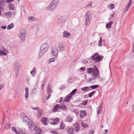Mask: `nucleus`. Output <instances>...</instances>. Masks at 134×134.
Instances as JSON below:
<instances>
[{"mask_svg": "<svg viewBox=\"0 0 134 134\" xmlns=\"http://www.w3.org/2000/svg\"><path fill=\"white\" fill-rule=\"evenodd\" d=\"M87 72L89 74H92V77L91 78L88 80V82H91L93 81H95L96 80V78L98 77L99 75V71L96 65L93 66V68H87Z\"/></svg>", "mask_w": 134, "mask_h": 134, "instance_id": "f257e3e1", "label": "nucleus"}, {"mask_svg": "<svg viewBox=\"0 0 134 134\" xmlns=\"http://www.w3.org/2000/svg\"><path fill=\"white\" fill-rule=\"evenodd\" d=\"M48 48L49 45L47 43H44L41 44L38 53V59L40 58L43 54L47 52Z\"/></svg>", "mask_w": 134, "mask_h": 134, "instance_id": "f03ea898", "label": "nucleus"}, {"mask_svg": "<svg viewBox=\"0 0 134 134\" xmlns=\"http://www.w3.org/2000/svg\"><path fill=\"white\" fill-rule=\"evenodd\" d=\"M26 32L25 30L23 29H20L19 31V37L20 39L21 42L23 43L24 42L26 39Z\"/></svg>", "mask_w": 134, "mask_h": 134, "instance_id": "7ed1b4c3", "label": "nucleus"}, {"mask_svg": "<svg viewBox=\"0 0 134 134\" xmlns=\"http://www.w3.org/2000/svg\"><path fill=\"white\" fill-rule=\"evenodd\" d=\"M20 66L18 62H16L14 63V68L15 72L16 77L18 75L20 69Z\"/></svg>", "mask_w": 134, "mask_h": 134, "instance_id": "20e7f679", "label": "nucleus"}, {"mask_svg": "<svg viewBox=\"0 0 134 134\" xmlns=\"http://www.w3.org/2000/svg\"><path fill=\"white\" fill-rule=\"evenodd\" d=\"M91 18V17L89 13L87 12L86 13L85 15V18H86L85 24L86 25H87L90 24Z\"/></svg>", "mask_w": 134, "mask_h": 134, "instance_id": "39448f33", "label": "nucleus"}, {"mask_svg": "<svg viewBox=\"0 0 134 134\" xmlns=\"http://www.w3.org/2000/svg\"><path fill=\"white\" fill-rule=\"evenodd\" d=\"M57 6L51 2L50 4L47 7L46 9L47 10L53 11L55 9Z\"/></svg>", "mask_w": 134, "mask_h": 134, "instance_id": "423d86ee", "label": "nucleus"}, {"mask_svg": "<svg viewBox=\"0 0 134 134\" xmlns=\"http://www.w3.org/2000/svg\"><path fill=\"white\" fill-rule=\"evenodd\" d=\"M58 50L60 52L63 51L65 50V46L63 43H59L58 45Z\"/></svg>", "mask_w": 134, "mask_h": 134, "instance_id": "0eeeda50", "label": "nucleus"}, {"mask_svg": "<svg viewBox=\"0 0 134 134\" xmlns=\"http://www.w3.org/2000/svg\"><path fill=\"white\" fill-rule=\"evenodd\" d=\"M52 55L56 57L58 54V50L55 46H54L52 49Z\"/></svg>", "mask_w": 134, "mask_h": 134, "instance_id": "6e6552de", "label": "nucleus"}, {"mask_svg": "<svg viewBox=\"0 0 134 134\" xmlns=\"http://www.w3.org/2000/svg\"><path fill=\"white\" fill-rule=\"evenodd\" d=\"M21 116L22 118V119L23 121L24 122H27L29 120L28 118L26 116V115L24 113H22L21 114Z\"/></svg>", "mask_w": 134, "mask_h": 134, "instance_id": "1a4fd4ad", "label": "nucleus"}, {"mask_svg": "<svg viewBox=\"0 0 134 134\" xmlns=\"http://www.w3.org/2000/svg\"><path fill=\"white\" fill-rule=\"evenodd\" d=\"M27 123L29 126L30 129L31 130L33 127L35 126V124L31 120L29 119L27 122Z\"/></svg>", "mask_w": 134, "mask_h": 134, "instance_id": "9d476101", "label": "nucleus"}, {"mask_svg": "<svg viewBox=\"0 0 134 134\" xmlns=\"http://www.w3.org/2000/svg\"><path fill=\"white\" fill-rule=\"evenodd\" d=\"M34 130L35 131V134H40L41 133L42 130L40 128L35 126L34 129Z\"/></svg>", "mask_w": 134, "mask_h": 134, "instance_id": "9b49d317", "label": "nucleus"}, {"mask_svg": "<svg viewBox=\"0 0 134 134\" xmlns=\"http://www.w3.org/2000/svg\"><path fill=\"white\" fill-rule=\"evenodd\" d=\"M73 126L76 132H77L79 130V125L77 122H76L73 125Z\"/></svg>", "mask_w": 134, "mask_h": 134, "instance_id": "f8f14e48", "label": "nucleus"}, {"mask_svg": "<svg viewBox=\"0 0 134 134\" xmlns=\"http://www.w3.org/2000/svg\"><path fill=\"white\" fill-rule=\"evenodd\" d=\"M103 57L102 56H98L96 57L95 60H94V62L96 63L101 61L103 59Z\"/></svg>", "mask_w": 134, "mask_h": 134, "instance_id": "ddd939ff", "label": "nucleus"}, {"mask_svg": "<svg viewBox=\"0 0 134 134\" xmlns=\"http://www.w3.org/2000/svg\"><path fill=\"white\" fill-rule=\"evenodd\" d=\"M66 98L64 100V101L66 102H70V99L72 98V96L68 94L66 97Z\"/></svg>", "mask_w": 134, "mask_h": 134, "instance_id": "4468645a", "label": "nucleus"}, {"mask_svg": "<svg viewBox=\"0 0 134 134\" xmlns=\"http://www.w3.org/2000/svg\"><path fill=\"white\" fill-rule=\"evenodd\" d=\"M59 109V105L57 104L54 106L53 110V111L55 112L58 111V109Z\"/></svg>", "mask_w": 134, "mask_h": 134, "instance_id": "2eb2a0df", "label": "nucleus"}, {"mask_svg": "<svg viewBox=\"0 0 134 134\" xmlns=\"http://www.w3.org/2000/svg\"><path fill=\"white\" fill-rule=\"evenodd\" d=\"M98 54V53H96L94 54H93L91 57H90V58H86V59H92V61H94L95 60V59H96L95 57Z\"/></svg>", "mask_w": 134, "mask_h": 134, "instance_id": "dca6fc26", "label": "nucleus"}, {"mask_svg": "<svg viewBox=\"0 0 134 134\" xmlns=\"http://www.w3.org/2000/svg\"><path fill=\"white\" fill-rule=\"evenodd\" d=\"M36 72V69L35 67H34L32 70L30 72L31 75L32 76H34Z\"/></svg>", "mask_w": 134, "mask_h": 134, "instance_id": "f3484780", "label": "nucleus"}, {"mask_svg": "<svg viewBox=\"0 0 134 134\" xmlns=\"http://www.w3.org/2000/svg\"><path fill=\"white\" fill-rule=\"evenodd\" d=\"M26 93L25 95V98L26 99H27L29 97V89L27 87L25 88Z\"/></svg>", "mask_w": 134, "mask_h": 134, "instance_id": "a211bd4d", "label": "nucleus"}, {"mask_svg": "<svg viewBox=\"0 0 134 134\" xmlns=\"http://www.w3.org/2000/svg\"><path fill=\"white\" fill-rule=\"evenodd\" d=\"M59 109L61 110H65L66 109V106L64 104L62 103L60 105H59Z\"/></svg>", "mask_w": 134, "mask_h": 134, "instance_id": "6ab92c4d", "label": "nucleus"}, {"mask_svg": "<svg viewBox=\"0 0 134 134\" xmlns=\"http://www.w3.org/2000/svg\"><path fill=\"white\" fill-rule=\"evenodd\" d=\"M63 36L64 37L66 38H68L70 35V34L69 32L65 31L63 32Z\"/></svg>", "mask_w": 134, "mask_h": 134, "instance_id": "aec40b11", "label": "nucleus"}, {"mask_svg": "<svg viewBox=\"0 0 134 134\" xmlns=\"http://www.w3.org/2000/svg\"><path fill=\"white\" fill-rule=\"evenodd\" d=\"M67 131H68L69 134H73L74 130L71 127H68L67 129Z\"/></svg>", "mask_w": 134, "mask_h": 134, "instance_id": "412c9836", "label": "nucleus"}, {"mask_svg": "<svg viewBox=\"0 0 134 134\" xmlns=\"http://www.w3.org/2000/svg\"><path fill=\"white\" fill-rule=\"evenodd\" d=\"M47 91L48 94H49L50 93H51L52 92L51 87L50 85L49 84H48V85Z\"/></svg>", "mask_w": 134, "mask_h": 134, "instance_id": "4be33fe9", "label": "nucleus"}, {"mask_svg": "<svg viewBox=\"0 0 134 134\" xmlns=\"http://www.w3.org/2000/svg\"><path fill=\"white\" fill-rule=\"evenodd\" d=\"M42 123L44 125H47V119L45 117L42 118L41 119Z\"/></svg>", "mask_w": 134, "mask_h": 134, "instance_id": "5701e85b", "label": "nucleus"}, {"mask_svg": "<svg viewBox=\"0 0 134 134\" xmlns=\"http://www.w3.org/2000/svg\"><path fill=\"white\" fill-rule=\"evenodd\" d=\"M81 90L83 91H88L90 90L91 89L89 87L86 86L81 88Z\"/></svg>", "mask_w": 134, "mask_h": 134, "instance_id": "b1692460", "label": "nucleus"}, {"mask_svg": "<svg viewBox=\"0 0 134 134\" xmlns=\"http://www.w3.org/2000/svg\"><path fill=\"white\" fill-rule=\"evenodd\" d=\"M113 24V22L112 21H110L109 23L106 25V28L108 29L111 27V25Z\"/></svg>", "mask_w": 134, "mask_h": 134, "instance_id": "393cba45", "label": "nucleus"}, {"mask_svg": "<svg viewBox=\"0 0 134 134\" xmlns=\"http://www.w3.org/2000/svg\"><path fill=\"white\" fill-rule=\"evenodd\" d=\"M14 26V24L13 23H12L9 25L7 27V29L8 30H10L13 28Z\"/></svg>", "mask_w": 134, "mask_h": 134, "instance_id": "a878e982", "label": "nucleus"}, {"mask_svg": "<svg viewBox=\"0 0 134 134\" xmlns=\"http://www.w3.org/2000/svg\"><path fill=\"white\" fill-rule=\"evenodd\" d=\"M81 125L83 128H86L88 126V125L87 124L83 122H81Z\"/></svg>", "mask_w": 134, "mask_h": 134, "instance_id": "bb28decb", "label": "nucleus"}, {"mask_svg": "<svg viewBox=\"0 0 134 134\" xmlns=\"http://www.w3.org/2000/svg\"><path fill=\"white\" fill-rule=\"evenodd\" d=\"M54 125H55L58 124V122L59 121V119L58 118H57L55 119H54Z\"/></svg>", "mask_w": 134, "mask_h": 134, "instance_id": "cd10ccee", "label": "nucleus"}, {"mask_svg": "<svg viewBox=\"0 0 134 134\" xmlns=\"http://www.w3.org/2000/svg\"><path fill=\"white\" fill-rule=\"evenodd\" d=\"M77 91V89H75L74 90H73L72 92L69 94L71 96H72Z\"/></svg>", "mask_w": 134, "mask_h": 134, "instance_id": "c85d7f7f", "label": "nucleus"}, {"mask_svg": "<svg viewBox=\"0 0 134 134\" xmlns=\"http://www.w3.org/2000/svg\"><path fill=\"white\" fill-rule=\"evenodd\" d=\"M52 2L57 6L58 3L59 2V0H53Z\"/></svg>", "mask_w": 134, "mask_h": 134, "instance_id": "c756f323", "label": "nucleus"}, {"mask_svg": "<svg viewBox=\"0 0 134 134\" xmlns=\"http://www.w3.org/2000/svg\"><path fill=\"white\" fill-rule=\"evenodd\" d=\"M99 87V85H94L91 86H90V88H91L92 89H94L97 88Z\"/></svg>", "mask_w": 134, "mask_h": 134, "instance_id": "7c9ffc66", "label": "nucleus"}, {"mask_svg": "<svg viewBox=\"0 0 134 134\" xmlns=\"http://www.w3.org/2000/svg\"><path fill=\"white\" fill-rule=\"evenodd\" d=\"M102 38H101V37H100V40L99 41L98 43V46H101L102 45Z\"/></svg>", "mask_w": 134, "mask_h": 134, "instance_id": "2f4dec72", "label": "nucleus"}, {"mask_svg": "<svg viewBox=\"0 0 134 134\" xmlns=\"http://www.w3.org/2000/svg\"><path fill=\"white\" fill-rule=\"evenodd\" d=\"M96 92V91H93L92 92L88 94V97H91Z\"/></svg>", "mask_w": 134, "mask_h": 134, "instance_id": "473e14b6", "label": "nucleus"}, {"mask_svg": "<svg viewBox=\"0 0 134 134\" xmlns=\"http://www.w3.org/2000/svg\"><path fill=\"white\" fill-rule=\"evenodd\" d=\"M65 126V124L63 122H62L60 125V129H64Z\"/></svg>", "mask_w": 134, "mask_h": 134, "instance_id": "72a5a7b5", "label": "nucleus"}, {"mask_svg": "<svg viewBox=\"0 0 134 134\" xmlns=\"http://www.w3.org/2000/svg\"><path fill=\"white\" fill-rule=\"evenodd\" d=\"M67 121L69 122H71L73 120V119L70 116H68L67 118Z\"/></svg>", "mask_w": 134, "mask_h": 134, "instance_id": "f704fd0d", "label": "nucleus"}, {"mask_svg": "<svg viewBox=\"0 0 134 134\" xmlns=\"http://www.w3.org/2000/svg\"><path fill=\"white\" fill-rule=\"evenodd\" d=\"M10 126L11 125L10 123L8 122L5 126V128L6 129H7L10 128Z\"/></svg>", "mask_w": 134, "mask_h": 134, "instance_id": "c9c22d12", "label": "nucleus"}, {"mask_svg": "<svg viewBox=\"0 0 134 134\" xmlns=\"http://www.w3.org/2000/svg\"><path fill=\"white\" fill-rule=\"evenodd\" d=\"M7 54L6 52L4 51L3 50L1 51L0 55L3 56V55H5Z\"/></svg>", "mask_w": 134, "mask_h": 134, "instance_id": "e433bc0d", "label": "nucleus"}, {"mask_svg": "<svg viewBox=\"0 0 134 134\" xmlns=\"http://www.w3.org/2000/svg\"><path fill=\"white\" fill-rule=\"evenodd\" d=\"M54 119H51L48 120V122L51 124L54 125Z\"/></svg>", "mask_w": 134, "mask_h": 134, "instance_id": "4c0bfd02", "label": "nucleus"}, {"mask_svg": "<svg viewBox=\"0 0 134 134\" xmlns=\"http://www.w3.org/2000/svg\"><path fill=\"white\" fill-rule=\"evenodd\" d=\"M9 8L10 10H12L14 9V7L12 4H10L9 5Z\"/></svg>", "mask_w": 134, "mask_h": 134, "instance_id": "58836bf2", "label": "nucleus"}, {"mask_svg": "<svg viewBox=\"0 0 134 134\" xmlns=\"http://www.w3.org/2000/svg\"><path fill=\"white\" fill-rule=\"evenodd\" d=\"M4 14L5 16H9L12 15V13L11 12H8L4 13Z\"/></svg>", "mask_w": 134, "mask_h": 134, "instance_id": "ea45409f", "label": "nucleus"}, {"mask_svg": "<svg viewBox=\"0 0 134 134\" xmlns=\"http://www.w3.org/2000/svg\"><path fill=\"white\" fill-rule=\"evenodd\" d=\"M109 6L110 10L113 9L114 8V4H110Z\"/></svg>", "mask_w": 134, "mask_h": 134, "instance_id": "a19ab883", "label": "nucleus"}, {"mask_svg": "<svg viewBox=\"0 0 134 134\" xmlns=\"http://www.w3.org/2000/svg\"><path fill=\"white\" fill-rule=\"evenodd\" d=\"M37 90V88L35 87L34 88L32 89V90L31 92L33 94H35V93L36 91Z\"/></svg>", "mask_w": 134, "mask_h": 134, "instance_id": "79ce46f5", "label": "nucleus"}, {"mask_svg": "<svg viewBox=\"0 0 134 134\" xmlns=\"http://www.w3.org/2000/svg\"><path fill=\"white\" fill-rule=\"evenodd\" d=\"M81 61V63L84 64H87L88 63V60L84 59L82 60Z\"/></svg>", "mask_w": 134, "mask_h": 134, "instance_id": "37998d69", "label": "nucleus"}, {"mask_svg": "<svg viewBox=\"0 0 134 134\" xmlns=\"http://www.w3.org/2000/svg\"><path fill=\"white\" fill-rule=\"evenodd\" d=\"M81 114H81V115H82L83 116H85L86 113V111L85 110H82L81 111Z\"/></svg>", "mask_w": 134, "mask_h": 134, "instance_id": "c03bdc74", "label": "nucleus"}, {"mask_svg": "<svg viewBox=\"0 0 134 134\" xmlns=\"http://www.w3.org/2000/svg\"><path fill=\"white\" fill-rule=\"evenodd\" d=\"M88 101L87 100H85L83 101V103L81 104L82 105H86Z\"/></svg>", "mask_w": 134, "mask_h": 134, "instance_id": "a18cd8bd", "label": "nucleus"}, {"mask_svg": "<svg viewBox=\"0 0 134 134\" xmlns=\"http://www.w3.org/2000/svg\"><path fill=\"white\" fill-rule=\"evenodd\" d=\"M55 60V59L54 58H50L49 60L48 61L49 62V63H50L53 62Z\"/></svg>", "mask_w": 134, "mask_h": 134, "instance_id": "49530a36", "label": "nucleus"}, {"mask_svg": "<svg viewBox=\"0 0 134 134\" xmlns=\"http://www.w3.org/2000/svg\"><path fill=\"white\" fill-rule=\"evenodd\" d=\"M86 68L84 67H82L79 68V70H81L82 71H85Z\"/></svg>", "mask_w": 134, "mask_h": 134, "instance_id": "de8ad7c7", "label": "nucleus"}, {"mask_svg": "<svg viewBox=\"0 0 134 134\" xmlns=\"http://www.w3.org/2000/svg\"><path fill=\"white\" fill-rule=\"evenodd\" d=\"M102 103L97 108V109L101 110L102 107Z\"/></svg>", "mask_w": 134, "mask_h": 134, "instance_id": "09e8293b", "label": "nucleus"}, {"mask_svg": "<svg viewBox=\"0 0 134 134\" xmlns=\"http://www.w3.org/2000/svg\"><path fill=\"white\" fill-rule=\"evenodd\" d=\"M38 112H37V116L38 117H41V115H42V113L40 111H39L38 110Z\"/></svg>", "mask_w": 134, "mask_h": 134, "instance_id": "8fccbe9b", "label": "nucleus"}, {"mask_svg": "<svg viewBox=\"0 0 134 134\" xmlns=\"http://www.w3.org/2000/svg\"><path fill=\"white\" fill-rule=\"evenodd\" d=\"M34 19V17L33 16H30L28 17V19L29 20H31V21H32V20H33Z\"/></svg>", "mask_w": 134, "mask_h": 134, "instance_id": "3c124183", "label": "nucleus"}, {"mask_svg": "<svg viewBox=\"0 0 134 134\" xmlns=\"http://www.w3.org/2000/svg\"><path fill=\"white\" fill-rule=\"evenodd\" d=\"M3 10L2 6L0 5V16L2 15V14L1 12Z\"/></svg>", "mask_w": 134, "mask_h": 134, "instance_id": "603ef678", "label": "nucleus"}, {"mask_svg": "<svg viewBox=\"0 0 134 134\" xmlns=\"http://www.w3.org/2000/svg\"><path fill=\"white\" fill-rule=\"evenodd\" d=\"M132 0H129V2L128 4L129 6H131L132 4Z\"/></svg>", "mask_w": 134, "mask_h": 134, "instance_id": "864d4df0", "label": "nucleus"}, {"mask_svg": "<svg viewBox=\"0 0 134 134\" xmlns=\"http://www.w3.org/2000/svg\"><path fill=\"white\" fill-rule=\"evenodd\" d=\"M12 130L15 132L17 131L16 129L14 127H13L12 128Z\"/></svg>", "mask_w": 134, "mask_h": 134, "instance_id": "5fc2aeb1", "label": "nucleus"}, {"mask_svg": "<svg viewBox=\"0 0 134 134\" xmlns=\"http://www.w3.org/2000/svg\"><path fill=\"white\" fill-rule=\"evenodd\" d=\"M100 80V81H102L103 80H104V77H101L100 78V77H99L98 78Z\"/></svg>", "mask_w": 134, "mask_h": 134, "instance_id": "6e6d98bb", "label": "nucleus"}, {"mask_svg": "<svg viewBox=\"0 0 134 134\" xmlns=\"http://www.w3.org/2000/svg\"><path fill=\"white\" fill-rule=\"evenodd\" d=\"M31 108L33 109L34 110H37L38 111V110H39V108L37 107H32Z\"/></svg>", "mask_w": 134, "mask_h": 134, "instance_id": "4d7b16f0", "label": "nucleus"}, {"mask_svg": "<svg viewBox=\"0 0 134 134\" xmlns=\"http://www.w3.org/2000/svg\"><path fill=\"white\" fill-rule=\"evenodd\" d=\"M46 81L45 80H44L43 81V82L42 84V87H41V88L42 89H43V86L44 85L45 83H46Z\"/></svg>", "mask_w": 134, "mask_h": 134, "instance_id": "13d9d810", "label": "nucleus"}, {"mask_svg": "<svg viewBox=\"0 0 134 134\" xmlns=\"http://www.w3.org/2000/svg\"><path fill=\"white\" fill-rule=\"evenodd\" d=\"M130 6H129V5H127V6L126 7L125 9H126V10L128 11Z\"/></svg>", "mask_w": 134, "mask_h": 134, "instance_id": "bf43d9fd", "label": "nucleus"}, {"mask_svg": "<svg viewBox=\"0 0 134 134\" xmlns=\"http://www.w3.org/2000/svg\"><path fill=\"white\" fill-rule=\"evenodd\" d=\"M51 133H52L53 134H58L57 133V132L56 131H51Z\"/></svg>", "mask_w": 134, "mask_h": 134, "instance_id": "052dcab7", "label": "nucleus"}, {"mask_svg": "<svg viewBox=\"0 0 134 134\" xmlns=\"http://www.w3.org/2000/svg\"><path fill=\"white\" fill-rule=\"evenodd\" d=\"M4 85L3 84H0V90L3 89L4 87Z\"/></svg>", "mask_w": 134, "mask_h": 134, "instance_id": "680f3d73", "label": "nucleus"}, {"mask_svg": "<svg viewBox=\"0 0 134 134\" xmlns=\"http://www.w3.org/2000/svg\"><path fill=\"white\" fill-rule=\"evenodd\" d=\"M30 80L29 78H27L26 79V81L27 83H29Z\"/></svg>", "mask_w": 134, "mask_h": 134, "instance_id": "e2e57ef3", "label": "nucleus"}, {"mask_svg": "<svg viewBox=\"0 0 134 134\" xmlns=\"http://www.w3.org/2000/svg\"><path fill=\"white\" fill-rule=\"evenodd\" d=\"M92 2H90L88 3L87 5L88 6H91L92 5Z\"/></svg>", "mask_w": 134, "mask_h": 134, "instance_id": "0e129e2a", "label": "nucleus"}, {"mask_svg": "<svg viewBox=\"0 0 134 134\" xmlns=\"http://www.w3.org/2000/svg\"><path fill=\"white\" fill-rule=\"evenodd\" d=\"M6 26H1V28L4 29H5L6 28Z\"/></svg>", "mask_w": 134, "mask_h": 134, "instance_id": "69168bd1", "label": "nucleus"}, {"mask_svg": "<svg viewBox=\"0 0 134 134\" xmlns=\"http://www.w3.org/2000/svg\"><path fill=\"white\" fill-rule=\"evenodd\" d=\"M132 52L134 53V42L133 46V47L132 49Z\"/></svg>", "mask_w": 134, "mask_h": 134, "instance_id": "338daca9", "label": "nucleus"}, {"mask_svg": "<svg viewBox=\"0 0 134 134\" xmlns=\"http://www.w3.org/2000/svg\"><path fill=\"white\" fill-rule=\"evenodd\" d=\"M105 133H104V134H108V130L107 129L105 130H104Z\"/></svg>", "mask_w": 134, "mask_h": 134, "instance_id": "774afa93", "label": "nucleus"}]
</instances>
